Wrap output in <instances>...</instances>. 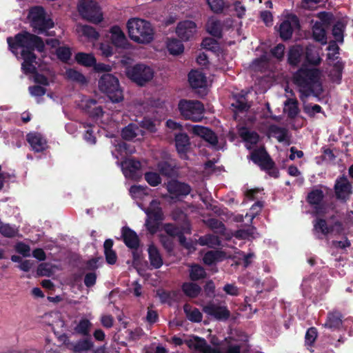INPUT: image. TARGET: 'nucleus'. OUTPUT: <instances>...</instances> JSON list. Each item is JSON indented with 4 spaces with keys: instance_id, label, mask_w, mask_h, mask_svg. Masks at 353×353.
Masks as SVG:
<instances>
[{
    "instance_id": "f257e3e1",
    "label": "nucleus",
    "mask_w": 353,
    "mask_h": 353,
    "mask_svg": "<svg viewBox=\"0 0 353 353\" xmlns=\"http://www.w3.org/2000/svg\"><path fill=\"white\" fill-rule=\"evenodd\" d=\"M294 82L299 87L300 99L303 101L310 96L319 97L323 92L320 72L316 68H301L294 75Z\"/></svg>"
},
{
    "instance_id": "f03ea898",
    "label": "nucleus",
    "mask_w": 353,
    "mask_h": 353,
    "mask_svg": "<svg viewBox=\"0 0 353 353\" xmlns=\"http://www.w3.org/2000/svg\"><path fill=\"white\" fill-rule=\"evenodd\" d=\"M130 39L139 44H149L154 36V30L150 22L139 18L130 19L127 22Z\"/></svg>"
},
{
    "instance_id": "7ed1b4c3",
    "label": "nucleus",
    "mask_w": 353,
    "mask_h": 353,
    "mask_svg": "<svg viewBox=\"0 0 353 353\" xmlns=\"http://www.w3.org/2000/svg\"><path fill=\"white\" fill-rule=\"evenodd\" d=\"M7 43L9 48L14 49L22 48V50H37L41 53L44 52L46 50L45 43L42 38L28 31H21L17 33L14 39L11 37H8Z\"/></svg>"
},
{
    "instance_id": "20e7f679",
    "label": "nucleus",
    "mask_w": 353,
    "mask_h": 353,
    "mask_svg": "<svg viewBox=\"0 0 353 353\" xmlns=\"http://www.w3.org/2000/svg\"><path fill=\"white\" fill-rule=\"evenodd\" d=\"M99 90L106 94L112 103H119L123 100V90L119 79L110 73H104L98 82Z\"/></svg>"
},
{
    "instance_id": "39448f33",
    "label": "nucleus",
    "mask_w": 353,
    "mask_h": 353,
    "mask_svg": "<svg viewBox=\"0 0 353 353\" xmlns=\"http://www.w3.org/2000/svg\"><path fill=\"white\" fill-rule=\"evenodd\" d=\"M178 110L183 119L193 122L201 121L205 111L204 105L200 101L185 99L179 101Z\"/></svg>"
},
{
    "instance_id": "423d86ee",
    "label": "nucleus",
    "mask_w": 353,
    "mask_h": 353,
    "mask_svg": "<svg viewBox=\"0 0 353 353\" xmlns=\"http://www.w3.org/2000/svg\"><path fill=\"white\" fill-rule=\"evenodd\" d=\"M126 76L139 86H144L154 77V70L143 63H137L128 66L125 70Z\"/></svg>"
},
{
    "instance_id": "0eeeda50",
    "label": "nucleus",
    "mask_w": 353,
    "mask_h": 353,
    "mask_svg": "<svg viewBox=\"0 0 353 353\" xmlns=\"http://www.w3.org/2000/svg\"><path fill=\"white\" fill-rule=\"evenodd\" d=\"M77 8L82 18L90 22L97 24L103 20L101 8L94 0H81Z\"/></svg>"
},
{
    "instance_id": "6e6552de",
    "label": "nucleus",
    "mask_w": 353,
    "mask_h": 353,
    "mask_svg": "<svg viewBox=\"0 0 353 353\" xmlns=\"http://www.w3.org/2000/svg\"><path fill=\"white\" fill-rule=\"evenodd\" d=\"M185 343L190 348L194 347L201 353H221L219 348L212 347L207 343L205 339L198 336H194L193 340H188ZM225 353H241V346L239 345H229Z\"/></svg>"
},
{
    "instance_id": "1a4fd4ad",
    "label": "nucleus",
    "mask_w": 353,
    "mask_h": 353,
    "mask_svg": "<svg viewBox=\"0 0 353 353\" xmlns=\"http://www.w3.org/2000/svg\"><path fill=\"white\" fill-rule=\"evenodd\" d=\"M168 192L172 199H181L187 196L192 191L191 186L177 179H171L166 184Z\"/></svg>"
},
{
    "instance_id": "9d476101",
    "label": "nucleus",
    "mask_w": 353,
    "mask_h": 353,
    "mask_svg": "<svg viewBox=\"0 0 353 353\" xmlns=\"http://www.w3.org/2000/svg\"><path fill=\"white\" fill-rule=\"evenodd\" d=\"M250 159L254 163L258 165L261 170L264 169H270L275 165V163L264 147L254 149L251 152Z\"/></svg>"
},
{
    "instance_id": "9b49d317",
    "label": "nucleus",
    "mask_w": 353,
    "mask_h": 353,
    "mask_svg": "<svg viewBox=\"0 0 353 353\" xmlns=\"http://www.w3.org/2000/svg\"><path fill=\"white\" fill-rule=\"evenodd\" d=\"M203 312L220 321H227L231 314L226 306L217 305L213 301H210L204 305L203 307Z\"/></svg>"
},
{
    "instance_id": "f8f14e48",
    "label": "nucleus",
    "mask_w": 353,
    "mask_h": 353,
    "mask_svg": "<svg viewBox=\"0 0 353 353\" xmlns=\"http://www.w3.org/2000/svg\"><path fill=\"white\" fill-rule=\"evenodd\" d=\"M336 198L342 203H346L352 194V184L345 176L337 179L334 185Z\"/></svg>"
},
{
    "instance_id": "ddd939ff",
    "label": "nucleus",
    "mask_w": 353,
    "mask_h": 353,
    "mask_svg": "<svg viewBox=\"0 0 353 353\" xmlns=\"http://www.w3.org/2000/svg\"><path fill=\"white\" fill-rule=\"evenodd\" d=\"M196 32V24L190 20L179 22L176 28V34L183 41L192 39Z\"/></svg>"
},
{
    "instance_id": "4468645a",
    "label": "nucleus",
    "mask_w": 353,
    "mask_h": 353,
    "mask_svg": "<svg viewBox=\"0 0 353 353\" xmlns=\"http://www.w3.org/2000/svg\"><path fill=\"white\" fill-rule=\"evenodd\" d=\"M159 173L166 177L171 178L178 174V168L175 159L167 158L159 161L157 164Z\"/></svg>"
},
{
    "instance_id": "2eb2a0df",
    "label": "nucleus",
    "mask_w": 353,
    "mask_h": 353,
    "mask_svg": "<svg viewBox=\"0 0 353 353\" xmlns=\"http://www.w3.org/2000/svg\"><path fill=\"white\" fill-rule=\"evenodd\" d=\"M176 150L181 159H187V153L190 149V141L185 132H179L174 135Z\"/></svg>"
},
{
    "instance_id": "dca6fc26",
    "label": "nucleus",
    "mask_w": 353,
    "mask_h": 353,
    "mask_svg": "<svg viewBox=\"0 0 353 353\" xmlns=\"http://www.w3.org/2000/svg\"><path fill=\"white\" fill-rule=\"evenodd\" d=\"M121 238L125 245L130 250H138L140 246V239L135 231L128 226L121 229Z\"/></svg>"
},
{
    "instance_id": "f3484780",
    "label": "nucleus",
    "mask_w": 353,
    "mask_h": 353,
    "mask_svg": "<svg viewBox=\"0 0 353 353\" xmlns=\"http://www.w3.org/2000/svg\"><path fill=\"white\" fill-rule=\"evenodd\" d=\"M248 92L241 90L232 96L234 102L232 103V106L239 112H247L251 107L248 102Z\"/></svg>"
},
{
    "instance_id": "a211bd4d",
    "label": "nucleus",
    "mask_w": 353,
    "mask_h": 353,
    "mask_svg": "<svg viewBox=\"0 0 353 353\" xmlns=\"http://www.w3.org/2000/svg\"><path fill=\"white\" fill-rule=\"evenodd\" d=\"M110 32V39L114 46L118 48H125L128 44V39L124 32L119 26L111 27Z\"/></svg>"
},
{
    "instance_id": "6ab92c4d",
    "label": "nucleus",
    "mask_w": 353,
    "mask_h": 353,
    "mask_svg": "<svg viewBox=\"0 0 353 353\" xmlns=\"http://www.w3.org/2000/svg\"><path fill=\"white\" fill-rule=\"evenodd\" d=\"M121 167L125 175L134 177L137 172L140 170L141 164L139 161L134 159H125L121 161Z\"/></svg>"
},
{
    "instance_id": "aec40b11",
    "label": "nucleus",
    "mask_w": 353,
    "mask_h": 353,
    "mask_svg": "<svg viewBox=\"0 0 353 353\" xmlns=\"http://www.w3.org/2000/svg\"><path fill=\"white\" fill-rule=\"evenodd\" d=\"M27 141L37 152H41L46 150L47 142L39 133H29L27 135Z\"/></svg>"
},
{
    "instance_id": "412c9836",
    "label": "nucleus",
    "mask_w": 353,
    "mask_h": 353,
    "mask_svg": "<svg viewBox=\"0 0 353 353\" xmlns=\"http://www.w3.org/2000/svg\"><path fill=\"white\" fill-rule=\"evenodd\" d=\"M303 53V50L301 46H291L288 52V63L292 67H297L301 62Z\"/></svg>"
},
{
    "instance_id": "4be33fe9",
    "label": "nucleus",
    "mask_w": 353,
    "mask_h": 353,
    "mask_svg": "<svg viewBox=\"0 0 353 353\" xmlns=\"http://www.w3.org/2000/svg\"><path fill=\"white\" fill-rule=\"evenodd\" d=\"M188 81L193 89L206 86V77L203 73L197 70H191L188 74Z\"/></svg>"
},
{
    "instance_id": "5701e85b",
    "label": "nucleus",
    "mask_w": 353,
    "mask_h": 353,
    "mask_svg": "<svg viewBox=\"0 0 353 353\" xmlns=\"http://www.w3.org/2000/svg\"><path fill=\"white\" fill-rule=\"evenodd\" d=\"M97 101L95 99H90L86 101L84 110L89 114L90 117L96 119L102 117L103 110L101 106L97 105Z\"/></svg>"
},
{
    "instance_id": "b1692460",
    "label": "nucleus",
    "mask_w": 353,
    "mask_h": 353,
    "mask_svg": "<svg viewBox=\"0 0 353 353\" xmlns=\"http://www.w3.org/2000/svg\"><path fill=\"white\" fill-rule=\"evenodd\" d=\"M148 258L150 263V265L155 268H160L163 262L162 256L156 245L151 244L148 248Z\"/></svg>"
},
{
    "instance_id": "393cba45",
    "label": "nucleus",
    "mask_w": 353,
    "mask_h": 353,
    "mask_svg": "<svg viewBox=\"0 0 353 353\" xmlns=\"http://www.w3.org/2000/svg\"><path fill=\"white\" fill-rule=\"evenodd\" d=\"M326 28L323 26L321 22L316 21L312 26V37L314 41L320 43L321 45L327 43Z\"/></svg>"
},
{
    "instance_id": "a878e982",
    "label": "nucleus",
    "mask_w": 353,
    "mask_h": 353,
    "mask_svg": "<svg viewBox=\"0 0 353 353\" xmlns=\"http://www.w3.org/2000/svg\"><path fill=\"white\" fill-rule=\"evenodd\" d=\"M342 319L343 315L339 311L328 312L324 326L333 330L339 329L342 325Z\"/></svg>"
},
{
    "instance_id": "bb28decb",
    "label": "nucleus",
    "mask_w": 353,
    "mask_h": 353,
    "mask_svg": "<svg viewBox=\"0 0 353 353\" xmlns=\"http://www.w3.org/2000/svg\"><path fill=\"white\" fill-rule=\"evenodd\" d=\"M164 230L170 236L177 237L183 231H185L186 234H190L191 225L190 224L185 223L184 225H181L180 227H177L172 223H167L165 225Z\"/></svg>"
},
{
    "instance_id": "cd10ccee",
    "label": "nucleus",
    "mask_w": 353,
    "mask_h": 353,
    "mask_svg": "<svg viewBox=\"0 0 353 353\" xmlns=\"http://www.w3.org/2000/svg\"><path fill=\"white\" fill-rule=\"evenodd\" d=\"M207 32L214 37L217 39L222 38V24L218 19H211L206 24Z\"/></svg>"
},
{
    "instance_id": "c85d7f7f",
    "label": "nucleus",
    "mask_w": 353,
    "mask_h": 353,
    "mask_svg": "<svg viewBox=\"0 0 353 353\" xmlns=\"http://www.w3.org/2000/svg\"><path fill=\"white\" fill-rule=\"evenodd\" d=\"M184 294L189 298H196L201 292V288L193 282H185L181 285Z\"/></svg>"
},
{
    "instance_id": "c756f323",
    "label": "nucleus",
    "mask_w": 353,
    "mask_h": 353,
    "mask_svg": "<svg viewBox=\"0 0 353 353\" xmlns=\"http://www.w3.org/2000/svg\"><path fill=\"white\" fill-rule=\"evenodd\" d=\"M31 26L34 29V32H37L38 34H41L47 30L54 26L53 21L50 18H46V16L41 18L37 22L32 24Z\"/></svg>"
},
{
    "instance_id": "7c9ffc66",
    "label": "nucleus",
    "mask_w": 353,
    "mask_h": 353,
    "mask_svg": "<svg viewBox=\"0 0 353 353\" xmlns=\"http://www.w3.org/2000/svg\"><path fill=\"white\" fill-rule=\"evenodd\" d=\"M74 59L79 65L85 67H92L96 62V58L93 54L85 52L77 53Z\"/></svg>"
},
{
    "instance_id": "2f4dec72",
    "label": "nucleus",
    "mask_w": 353,
    "mask_h": 353,
    "mask_svg": "<svg viewBox=\"0 0 353 353\" xmlns=\"http://www.w3.org/2000/svg\"><path fill=\"white\" fill-rule=\"evenodd\" d=\"M293 27L292 23L288 20H284L279 26V32L281 39L283 41H288L290 39L293 34Z\"/></svg>"
},
{
    "instance_id": "473e14b6",
    "label": "nucleus",
    "mask_w": 353,
    "mask_h": 353,
    "mask_svg": "<svg viewBox=\"0 0 353 353\" xmlns=\"http://www.w3.org/2000/svg\"><path fill=\"white\" fill-rule=\"evenodd\" d=\"M346 24L341 20L336 21L332 27V34L334 39L339 43L343 42L344 31L345 30Z\"/></svg>"
},
{
    "instance_id": "72a5a7b5",
    "label": "nucleus",
    "mask_w": 353,
    "mask_h": 353,
    "mask_svg": "<svg viewBox=\"0 0 353 353\" xmlns=\"http://www.w3.org/2000/svg\"><path fill=\"white\" fill-rule=\"evenodd\" d=\"M181 39H170L167 43V48L170 54L179 55L183 52L184 46Z\"/></svg>"
},
{
    "instance_id": "f704fd0d",
    "label": "nucleus",
    "mask_w": 353,
    "mask_h": 353,
    "mask_svg": "<svg viewBox=\"0 0 353 353\" xmlns=\"http://www.w3.org/2000/svg\"><path fill=\"white\" fill-rule=\"evenodd\" d=\"M138 130H139L138 125L135 123H130L122 129L121 133V137L124 140L131 141L138 135Z\"/></svg>"
},
{
    "instance_id": "c9c22d12",
    "label": "nucleus",
    "mask_w": 353,
    "mask_h": 353,
    "mask_svg": "<svg viewBox=\"0 0 353 353\" xmlns=\"http://www.w3.org/2000/svg\"><path fill=\"white\" fill-rule=\"evenodd\" d=\"M298 104V101L296 99H288L285 102L286 112L289 119H295L299 114V108Z\"/></svg>"
},
{
    "instance_id": "e433bc0d",
    "label": "nucleus",
    "mask_w": 353,
    "mask_h": 353,
    "mask_svg": "<svg viewBox=\"0 0 353 353\" xmlns=\"http://www.w3.org/2000/svg\"><path fill=\"white\" fill-rule=\"evenodd\" d=\"M65 77L67 79L70 81L82 85L85 84L87 83V79L85 77L81 72L74 68H69L66 70Z\"/></svg>"
},
{
    "instance_id": "4c0bfd02",
    "label": "nucleus",
    "mask_w": 353,
    "mask_h": 353,
    "mask_svg": "<svg viewBox=\"0 0 353 353\" xmlns=\"http://www.w3.org/2000/svg\"><path fill=\"white\" fill-rule=\"evenodd\" d=\"M184 312L189 321L193 323H200L202 321L203 315L197 308L191 309L190 305L185 304L183 307Z\"/></svg>"
},
{
    "instance_id": "58836bf2",
    "label": "nucleus",
    "mask_w": 353,
    "mask_h": 353,
    "mask_svg": "<svg viewBox=\"0 0 353 353\" xmlns=\"http://www.w3.org/2000/svg\"><path fill=\"white\" fill-rule=\"evenodd\" d=\"M323 198V192L320 189H315L308 193L307 201L311 205H318L322 203Z\"/></svg>"
},
{
    "instance_id": "ea45409f",
    "label": "nucleus",
    "mask_w": 353,
    "mask_h": 353,
    "mask_svg": "<svg viewBox=\"0 0 353 353\" xmlns=\"http://www.w3.org/2000/svg\"><path fill=\"white\" fill-rule=\"evenodd\" d=\"M205 269L199 264H194L190 270V279L192 281H196L206 277Z\"/></svg>"
},
{
    "instance_id": "a19ab883",
    "label": "nucleus",
    "mask_w": 353,
    "mask_h": 353,
    "mask_svg": "<svg viewBox=\"0 0 353 353\" xmlns=\"http://www.w3.org/2000/svg\"><path fill=\"white\" fill-rule=\"evenodd\" d=\"M240 137L245 142L252 145L257 144L260 139V137L256 132L250 131L246 128L240 132Z\"/></svg>"
},
{
    "instance_id": "79ce46f5",
    "label": "nucleus",
    "mask_w": 353,
    "mask_h": 353,
    "mask_svg": "<svg viewBox=\"0 0 353 353\" xmlns=\"http://www.w3.org/2000/svg\"><path fill=\"white\" fill-rule=\"evenodd\" d=\"M91 326L92 323L88 319H81L79 323L75 326L74 331L79 334L88 336H90V330Z\"/></svg>"
},
{
    "instance_id": "37998d69",
    "label": "nucleus",
    "mask_w": 353,
    "mask_h": 353,
    "mask_svg": "<svg viewBox=\"0 0 353 353\" xmlns=\"http://www.w3.org/2000/svg\"><path fill=\"white\" fill-rule=\"evenodd\" d=\"M46 15V11L42 6H34L32 8L28 14L30 25L37 22Z\"/></svg>"
},
{
    "instance_id": "c03bdc74",
    "label": "nucleus",
    "mask_w": 353,
    "mask_h": 353,
    "mask_svg": "<svg viewBox=\"0 0 353 353\" xmlns=\"http://www.w3.org/2000/svg\"><path fill=\"white\" fill-rule=\"evenodd\" d=\"M314 230L321 232L324 236L332 234V229H330V225H327L325 219H316L314 221Z\"/></svg>"
},
{
    "instance_id": "a18cd8bd",
    "label": "nucleus",
    "mask_w": 353,
    "mask_h": 353,
    "mask_svg": "<svg viewBox=\"0 0 353 353\" xmlns=\"http://www.w3.org/2000/svg\"><path fill=\"white\" fill-rule=\"evenodd\" d=\"M270 132L275 136L279 142H283L288 137V130L285 128L276 125H272L269 128Z\"/></svg>"
},
{
    "instance_id": "49530a36",
    "label": "nucleus",
    "mask_w": 353,
    "mask_h": 353,
    "mask_svg": "<svg viewBox=\"0 0 353 353\" xmlns=\"http://www.w3.org/2000/svg\"><path fill=\"white\" fill-rule=\"evenodd\" d=\"M94 346L93 342L90 338L78 341L73 347L75 352L81 353L91 350Z\"/></svg>"
},
{
    "instance_id": "de8ad7c7",
    "label": "nucleus",
    "mask_w": 353,
    "mask_h": 353,
    "mask_svg": "<svg viewBox=\"0 0 353 353\" xmlns=\"http://www.w3.org/2000/svg\"><path fill=\"white\" fill-rule=\"evenodd\" d=\"M57 58L63 63H68L72 56L70 48L68 46H59L56 49Z\"/></svg>"
},
{
    "instance_id": "09e8293b",
    "label": "nucleus",
    "mask_w": 353,
    "mask_h": 353,
    "mask_svg": "<svg viewBox=\"0 0 353 353\" xmlns=\"http://www.w3.org/2000/svg\"><path fill=\"white\" fill-rule=\"evenodd\" d=\"M81 32L82 34L87 37L88 39L97 41L99 39L100 34L97 30L88 25H84L81 26Z\"/></svg>"
},
{
    "instance_id": "8fccbe9b",
    "label": "nucleus",
    "mask_w": 353,
    "mask_h": 353,
    "mask_svg": "<svg viewBox=\"0 0 353 353\" xmlns=\"http://www.w3.org/2000/svg\"><path fill=\"white\" fill-rule=\"evenodd\" d=\"M201 46L203 48L206 49L208 50H210L212 52H216L219 48V43L218 41L212 37H205L202 40Z\"/></svg>"
},
{
    "instance_id": "3c124183",
    "label": "nucleus",
    "mask_w": 353,
    "mask_h": 353,
    "mask_svg": "<svg viewBox=\"0 0 353 353\" xmlns=\"http://www.w3.org/2000/svg\"><path fill=\"white\" fill-rule=\"evenodd\" d=\"M172 219L174 221L180 223V225H184L185 223L190 224L187 214L184 213L183 210L181 209H175L172 212L171 214Z\"/></svg>"
},
{
    "instance_id": "603ef678",
    "label": "nucleus",
    "mask_w": 353,
    "mask_h": 353,
    "mask_svg": "<svg viewBox=\"0 0 353 353\" xmlns=\"http://www.w3.org/2000/svg\"><path fill=\"white\" fill-rule=\"evenodd\" d=\"M18 232L17 228L8 223L0 225V234L7 238L14 237Z\"/></svg>"
},
{
    "instance_id": "864d4df0",
    "label": "nucleus",
    "mask_w": 353,
    "mask_h": 353,
    "mask_svg": "<svg viewBox=\"0 0 353 353\" xmlns=\"http://www.w3.org/2000/svg\"><path fill=\"white\" fill-rule=\"evenodd\" d=\"M145 180L153 187L159 185L161 183V178L159 174L154 172H147L144 174Z\"/></svg>"
},
{
    "instance_id": "5fc2aeb1",
    "label": "nucleus",
    "mask_w": 353,
    "mask_h": 353,
    "mask_svg": "<svg viewBox=\"0 0 353 353\" xmlns=\"http://www.w3.org/2000/svg\"><path fill=\"white\" fill-rule=\"evenodd\" d=\"M305 58L310 64L315 66L319 65L321 62L319 53L312 49L306 50Z\"/></svg>"
},
{
    "instance_id": "6e6d98bb",
    "label": "nucleus",
    "mask_w": 353,
    "mask_h": 353,
    "mask_svg": "<svg viewBox=\"0 0 353 353\" xmlns=\"http://www.w3.org/2000/svg\"><path fill=\"white\" fill-rule=\"evenodd\" d=\"M318 336L317 330L314 327H310L305 335V345L307 346H313Z\"/></svg>"
},
{
    "instance_id": "4d7b16f0",
    "label": "nucleus",
    "mask_w": 353,
    "mask_h": 353,
    "mask_svg": "<svg viewBox=\"0 0 353 353\" xmlns=\"http://www.w3.org/2000/svg\"><path fill=\"white\" fill-rule=\"evenodd\" d=\"M303 112L310 118L314 117L316 113H321L323 112L321 106L318 104H305L303 105Z\"/></svg>"
},
{
    "instance_id": "13d9d810",
    "label": "nucleus",
    "mask_w": 353,
    "mask_h": 353,
    "mask_svg": "<svg viewBox=\"0 0 353 353\" xmlns=\"http://www.w3.org/2000/svg\"><path fill=\"white\" fill-rule=\"evenodd\" d=\"M211 10L216 14L221 13L226 6L224 0H207Z\"/></svg>"
},
{
    "instance_id": "bf43d9fd",
    "label": "nucleus",
    "mask_w": 353,
    "mask_h": 353,
    "mask_svg": "<svg viewBox=\"0 0 353 353\" xmlns=\"http://www.w3.org/2000/svg\"><path fill=\"white\" fill-rule=\"evenodd\" d=\"M208 225L210 228L216 230L220 234H224L226 230L223 223L215 218L209 219L208 220Z\"/></svg>"
},
{
    "instance_id": "052dcab7",
    "label": "nucleus",
    "mask_w": 353,
    "mask_h": 353,
    "mask_svg": "<svg viewBox=\"0 0 353 353\" xmlns=\"http://www.w3.org/2000/svg\"><path fill=\"white\" fill-rule=\"evenodd\" d=\"M320 19L319 22L323 23V26L327 28L334 22V15L330 12H321L318 14Z\"/></svg>"
},
{
    "instance_id": "680f3d73",
    "label": "nucleus",
    "mask_w": 353,
    "mask_h": 353,
    "mask_svg": "<svg viewBox=\"0 0 353 353\" xmlns=\"http://www.w3.org/2000/svg\"><path fill=\"white\" fill-rule=\"evenodd\" d=\"M285 49V46L283 43H279L271 49L270 52L273 57L281 61L283 59Z\"/></svg>"
},
{
    "instance_id": "e2e57ef3",
    "label": "nucleus",
    "mask_w": 353,
    "mask_h": 353,
    "mask_svg": "<svg viewBox=\"0 0 353 353\" xmlns=\"http://www.w3.org/2000/svg\"><path fill=\"white\" fill-rule=\"evenodd\" d=\"M146 214L148 219L159 223H161L163 219V214L161 208H160L157 209L148 210L146 211Z\"/></svg>"
},
{
    "instance_id": "0e129e2a",
    "label": "nucleus",
    "mask_w": 353,
    "mask_h": 353,
    "mask_svg": "<svg viewBox=\"0 0 353 353\" xmlns=\"http://www.w3.org/2000/svg\"><path fill=\"white\" fill-rule=\"evenodd\" d=\"M202 139L213 146H216L218 144V137L216 134L209 128L205 131Z\"/></svg>"
},
{
    "instance_id": "69168bd1",
    "label": "nucleus",
    "mask_w": 353,
    "mask_h": 353,
    "mask_svg": "<svg viewBox=\"0 0 353 353\" xmlns=\"http://www.w3.org/2000/svg\"><path fill=\"white\" fill-rule=\"evenodd\" d=\"M21 55L23 59V63H35L37 58L34 51H30L27 50H22Z\"/></svg>"
},
{
    "instance_id": "338daca9",
    "label": "nucleus",
    "mask_w": 353,
    "mask_h": 353,
    "mask_svg": "<svg viewBox=\"0 0 353 353\" xmlns=\"http://www.w3.org/2000/svg\"><path fill=\"white\" fill-rule=\"evenodd\" d=\"M254 228L252 226L247 230L245 229H239L237 230L234 233V236L239 239H246L250 236H252L253 230Z\"/></svg>"
},
{
    "instance_id": "774afa93",
    "label": "nucleus",
    "mask_w": 353,
    "mask_h": 353,
    "mask_svg": "<svg viewBox=\"0 0 353 353\" xmlns=\"http://www.w3.org/2000/svg\"><path fill=\"white\" fill-rule=\"evenodd\" d=\"M15 250L18 253L22 254L24 257L29 256L30 255V248L28 245L19 242L15 245Z\"/></svg>"
}]
</instances>
